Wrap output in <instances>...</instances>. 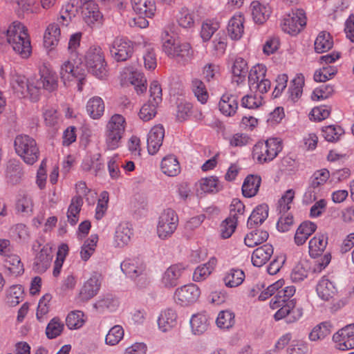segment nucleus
Returning <instances> with one entry per match:
<instances>
[{
  "instance_id": "49530a36",
  "label": "nucleus",
  "mask_w": 354,
  "mask_h": 354,
  "mask_svg": "<svg viewBox=\"0 0 354 354\" xmlns=\"http://www.w3.org/2000/svg\"><path fill=\"white\" fill-rule=\"evenodd\" d=\"M268 206L266 204H261L257 206L248 220V225L252 227L255 225L263 223L268 216Z\"/></svg>"
},
{
  "instance_id": "de8ad7c7",
  "label": "nucleus",
  "mask_w": 354,
  "mask_h": 354,
  "mask_svg": "<svg viewBox=\"0 0 354 354\" xmlns=\"http://www.w3.org/2000/svg\"><path fill=\"white\" fill-rule=\"evenodd\" d=\"M87 320L86 315L81 310H73L69 313L66 318V324L70 330L82 328Z\"/></svg>"
},
{
  "instance_id": "aec40b11",
  "label": "nucleus",
  "mask_w": 354,
  "mask_h": 354,
  "mask_svg": "<svg viewBox=\"0 0 354 354\" xmlns=\"http://www.w3.org/2000/svg\"><path fill=\"white\" fill-rule=\"evenodd\" d=\"M120 268L126 276L133 279L145 276L146 272V265L139 258L124 260L122 262Z\"/></svg>"
},
{
  "instance_id": "a19ab883",
  "label": "nucleus",
  "mask_w": 354,
  "mask_h": 354,
  "mask_svg": "<svg viewBox=\"0 0 354 354\" xmlns=\"http://www.w3.org/2000/svg\"><path fill=\"white\" fill-rule=\"evenodd\" d=\"M198 188L204 193H216L222 190L223 184L218 177L211 176L201 178L198 181Z\"/></svg>"
},
{
  "instance_id": "b1692460",
  "label": "nucleus",
  "mask_w": 354,
  "mask_h": 354,
  "mask_svg": "<svg viewBox=\"0 0 354 354\" xmlns=\"http://www.w3.org/2000/svg\"><path fill=\"white\" fill-rule=\"evenodd\" d=\"M165 136V129L162 125L153 126L147 136V150L149 154L154 155L160 149L162 145Z\"/></svg>"
},
{
  "instance_id": "58836bf2",
  "label": "nucleus",
  "mask_w": 354,
  "mask_h": 354,
  "mask_svg": "<svg viewBox=\"0 0 354 354\" xmlns=\"http://www.w3.org/2000/svg\"><path fill=\"white\" fill-rule=\"evenodd\" d=\"M327 244L328 237L326 234H316L308 243L310 256L313 258L320 256L325 250Z\"/></svg>"
},
{
  "instance_id": "1a4fd4ad",
  "label": "nucleus",
  "mask_w": 354,
  "mask_h": 354,
  "mask_svg": "<svg viewBox=\"0 0 354 354\" xmlns=\"http://www.w3.org/2000/svg\"><path fill=\"white\" fill-rule=\"evenodd\" d=\"M178 216L176 212L167 208L160 214L156 225V233L159 239L166 240L170 238L177 229Z\"/></svg>"
},
{
  "instance_id": "0e129e2a",
  "label": "nucleus",
  "mask_w": 354,
  "mask_h": 354,
  "mask_svg": "<svg viewBox=\"0 0 354 354\" xmlns=\"http://www.w3.org/2000/svg\"><path fill=\"white\" fill-rule=\"evenodd\" d=\"M192 88L197 100L201 104H205L209 95L204 83L201 80L194 78L192 81Z\"/></svg>"
},
{
  "instance_id": "5fc2aeb1",
  "label": "nucleus",
  "mask_w": 354,
  "mask_h": 354,
  "mask_svg": "<svg viewBox=\"0 0 354 354\" xmlns=\"http://www.w3.org/2000/svg\"><path fill=\"white\" fill-rule=\"evenodd\" d=\"M227 38L224 32H217L211 44L212 53L218 57L223 55L227 45Z\"/></svg>"
},
{
  "instance_id": "ddd939ff",
  "label": "nucleus",
  "mask_w": 354,
  "mask_h": 354,
  "mask_svg": "<svg viewBox=\"0 0 354 354\" xmlns=\"http://www.w3.org/2000/svg\"><path fill=\"white\" fill-rule=\"evenodd\" d=\"M306 24L305 12L302 9H296L284 16L281 23V27L283 32L295 35L302 30Z\"/></svg>"
},
{
  "instance_id": "79ce46f5",
  "label": "nucleus",
  "mask_w": 354,
  "mask_h": 354,
  "mask_svg": "<svg viewBox=\"0 0 354 354\" xmlns=\"http://www.w3.org/2000/svg\"><path fill=\"white\" fill-rule=\"evenodd\" d=\"M230 70L234 78H237L235 81L239 84L245 80L248 72V63L243 57H236L232 59Z\"/></svg>"
},
{
  "instance_id": "3c124183",
  "label": "nucleus",
  "mask_w": 354,
  "mask_h": 354,
  "mask_svg": "<svg viewBox=\"0 0 354 354\" xmlns=\"http://www.w3.org/2000/svg\"><path fill=\"white\" fill-rule=\"evenodd\" d=\"M124 330L120 325L111 327L105 336V344L109 346L118 345L124 338Z\"/></svg>"
},
{
  "instance_id": "8fccbe9b",
  "label": "nucleus",
  "mask_w": 354,
  "mask_h": 354,
  "mask_svg": "<svg viewBox=\"0 0 354 354\" xmlns=\"http://www.w3.org/2000/svg\"><path fill=\"white\" fill-rule=\"evenodd\" d=\"M268 236L269 234L266 230H254L245 235L244 243L248 247L253 248L266 241Z\"/></svg>"
},
{
  "instance_id": "69168bd1",
  "label": "nucleus",
  "mask_w": 354,
  "mask_h": 354,
  "mask_svg": "<svg viewBox=\"0 0 354 354\" xmlns=\"http://www.w3.org/2000/svg\"><path fill=\"white\" fill-rule=\"evenodd\" d=\"M64 325L58 317L53 318L48 324L46 328V334L48 339H54L59 336L63 330Z\"/></svg>"
},
{
  "instance_id": "c756f323",
  "label": "nucleus",
  "mask_w": 354,
  "mask_h": 354,
  "mask_svg": "<svg viewBox=\"0 0 354 354\" xmlns=\"http://www.w3.org/2000/svg\"><path fill=\"white\" fill-rule=\"evenodd\" d=\"M274 249L272 245L265 244L255 249L252 254V263L256 267H261L270 259Z\"/></svg>"
},
{
  "instance_id": "680f3d73",
  "label": "nucleus",
  "mask_w": 354,
  "mask_h": 354,
  "mask_svg": "<svg viewBox=\"0 0 354 354\" xmlns=\"http://www.w3.org/2000/svg\"><path fill=\"white\" fill-rule=\"evenodd\" d=\"M216 325L222 329H229L232 327L235 323L234 314L228 310L221 311L216 320Z\"/></svg>"
},
{
  "instance_id": "72a5a7b5",
  "label": "nucleus",
  "mask_w": 354,
  "mask_h": 354,
  "mask_svg": "<svg viewBox=\"0 0 354 354\" xmlns=\"http://www.w3.org/2000/svg\"><path fill=\"white\" fill-rule=\"evenodd\" d=\"M80 7L81 8V5L79 4L78 0H70L62 6L60 17L57 19L58 23L62 26H68L73 17L75 16Z\"/></svg>"
},
{
  "instance_id": "7ed1b4c3",
  "label": "nucleus",
  "mask_w": 354,
  "mask_h": 354,
  "mask_svg": "<svg viewBox=\"0 0 354 354\" xmlns=\"http://www.w3.org/2000/svg\"><path fill=\"white\" fill-rule=\"evenodd\" d=\"M162 49L169 57L183 64L189 63L194 57V50L190 44L182 42L168 31H165L162 35Z\"/></svg>"
},
{
  "instance_id": "6ab92c4d",
  "label": "nucleus",
  "mask_w": 354,
  "mask_h": 354,
  "mask_svg": "<svg viewBox=\"0 0 354 354\" xmlns=\"http://www.w3.org/2000/svg\"><path fill=\"white\" fill-rule=\"evenodd\" d=\"M157 324L158 329L164 333L171 332L178 326V315L176 310L172 308H167L160 311Z\"/></svg>"
},
{
  "instance_id": "f3484780",
  "label": "nucleus",
  "mask_w": 354,
  "mask_h": 354,
  "mask_svg": "<svg viewBox=\"0 0 354 354\" xmlns=\"http://www.w3.org/2000/svg\"><path fill=\"white\" fill-rule=\"evenodd\" d=\"M81 10L82 19L88 26L96 28L102 25L104 17L96 3H83Z\"/></svg>"
},
{
  "instance_id": "4d7b16f0",
  "label": "nucleus",
  "mask_w": 354,
  "mask_h": 354,
  "mask_svg": "<svg viewBox=\"0 0 354 354\" xmlns=\"http://www.w3.org/2000/svg\"><path fill=\"white\" fill-rule=\"evenodd\" d=\"M98 241V236L96 234H91L88 239H86L80 250L81 259L86 261H88L95 250V248Z\"/></svg>"
},
{
  "instance_id": "e433bc0d",
  "label": "nucleus",
  "mask_w": 354,
  "mask_h": 354,
  "mask_svg": "<svg viewBox=\"0 0 354 354\" xmlns=\"http://www.w3.org/2000/svg\"><path fill=\"white\" fill-rule=\"evenodd\" d=\"M191 330L195 335H201L207 330L209 322L204 313H198L192 315L189 320Z\"/></svg>"
},
{
  "instance_id": "39448f33",
  "label": "nucleus",
  "mask_w": 354,
  "mask_h": 354,
  "mask_svg": "<svg viewBox=\"0 0 354 354\" xmlns=\"http://www.w3.org/2000/svg\"><path fill=\"white\" fill-rule=\"evenodd\" d=\"M16 153L27 164L32 165L39 157V150L35 140L28 135H19L15 139Z\"/></svg>"
},
{
  "instance_id": "37998d69",
  "label": "nucleus",
  "mask_w": 354,
  "mask_h": 354,
  "mask_svg": "<svg viewBox=\"0 0 354 354\" xmlns=\"http://www.w3.org/2000/svg\"><path fill=\"white\" fill-rule=\"evenodd\" d=\"M83 205V199L80 196L72 198L67 211V218L71 225H75L79 221L80 213Z\"/></svg>"
},
{
  "instance_id": "412c9836",
  "label": "nucleus",
  "mask_w": 354,
  "mask_h": 354,
  "mask_svg": "<svg viewBox=\"0 0 354 354\" xmlns=\"http://www.w3.org/2000/svg\"><path fill=\"white\" fill-rule=\"evenodd\" d=\"M60 24L53 22L48 25L43 36V45L48 51H52L57 46L61 38Z\"/></svg>"
},
{
  "instance_id": "6e6552de",
  "label": "nucleus",
  "mask_w": 354,
  "mask_h": 354,
  "mask_svg": "<svg viewBox=\"0 0 354 354\" xmlns=\"http://www.w3.org/2000/svg\"><path fill=\"white\" fill-rule=\"evenodd\" d=\"M84 62L88 71L99 79L106 75V64L102 49L99 46H91L85 53Z\"/></svg>"
},
{
  "instance_id": "bb28decb",
  "label": "nucleus",
  "mask_w": 354,
  "mask_h": 354,
  "mask_svg": "<svg viewBox=\"0 0 354 354\" xmlns=\"http://www.w3.org/2000/svg\"><path fill=\"white\" fill-rule=\"evenodd\" d=\"M6 273L11 277H18L24 274V266L19 255L12 253L3 260Z\"/></svg>"
},
{
  "instance_id": "2eb2a0df",
  "label": "nucleus",
  "mask_w": 354,
  "mask_h": 354,
  "mask_svg": "<svg viewBox=\"0 0 354 354\" xmlns=\"http://www.w3.org/2000/svg\"><path fill=\"white\" fill-rule=\"evenodd\" d=\"M134 46L133 41L127 37H116L110 46L111 57L117 62H124L133 55Z\"/></svg>"
},
{
  "instance_id": "9d476101",
  "label": "nucleus",
  "mask_w": 354,
  "mask_h": 354,
  "mask_svg": "<svg viewBox=\"0 0 354 354\" xmlns=\"http://www.w3.org/2000/svg\"><path fill=\"white\" fill-rule=\"evenodd\" d=\"M267 68L262 64L252 66L249 72L248 84L251 91H258L263 94L271 86L270 81L266 77Z\"/></svg>"
},
{
  "instance_id": "f704fd0d",
  "label": "nucleus",
  "mask_w": 354,
  "mask_h": 354,
  "mask_svg": "<svg viewBox=\"0 0 354 354\" xmlns=\"http://www.w3.org/2000/svg\"><path fill=\"white\" fill-rule=\"evenodd\" d=\"M88 115L93 120L102 118L105 111V104L102 98L99 96L91 97L86 105Z\"/></svg>"
},
{
  "instance_id": "f257e3e1",
  "label": "nucleus",
  "mask_w": 354,
  "mask_h": 354,
  "mask_svg": "<svg viewBox=\"0 0 354 354\" xmlns=\"http://www.w3.org/2000/svg\"><path fill=\"white\" fill-rule=\"evenodd\" d=\"M6 43L23 58H27L31 54L32 47L28 29L20 21H13L6 29L0 30V44Z\"/></svg>"
},
{
  "instance_id": "5701e85b",
  "label": "nucleus",
  "mask_w": 354,
  "mask_h": 354,
  "mask_svg": "<svg viewBox=\"0 0 354 354\" xmlns=\"http://www.w3.org/2000/svg\"><path fill=\"white\" fill-rule=\"evenodd\" d=\"M186 267L182 263L170 266L162 274L161 283L164 287L171 288L178 283V280L185 272Z\"/></svg>"
},
{
  "instance_id": "20e7f679",
  "label": "nucleus",
  "mask_w": 354,
  "mask_h": 354,
  "mask_svg": "<svg viewBox=\"0 0 354 354\" xmlns=\"http://www.w3.org/2000/svg\"><path fill=\"white\" fill-rule=\"evenodd\" d=\"M283 149L280 138H270L266 141L257 142L252 149V158L258 163L273 160Z\"/></svg>"
},
{
  "instance_id": "f03ea898",
  "label": "nucleus",
  "mask_w": 354,
  "mask_h": 354,
  "mask_svg": "<svg viewBox=\"0 0 354 354\" xmlns=\"http://www.w3.org/2000/svg\"><path fill=\"white\" fill-rule=\"evenodd\" d=\"M293 286L283 287L277 290V294L270 301V307L277 311L274 315L275 320H280L287 317L288 322L298 320L302 316V311L295 308V303L290 299L295 293Z\"/></svg>"
},
{
  "instance_id": "774afa93",
  "label": "nucleus",
  "mask_w": 354,
  "mask_h": 354,
  "mask_svg": "<svg viewBox=\"0 0 354 354\" xmlns=\"http://www.w3.org/2000/svg\"><path fill=\"white\" fill-rule=\"evenodd\" d=\"M261 93L248 94L241 99V106L249 109H257L263 104V98Z\"/></svg>"
},
{
  "instance_id": "473e14b6",
  "label": "nucleus",
  "mask_w": 354,
  "mask_h": 354,
  "mask_svg": "<svg viewBox=\"0 0 354 354\" xmlns=\"http://www.w3.org/2000/svg\"><path fill=\"white\" fill-rule=\"evenodd\" d=\"M133 10L143 17L151 18L156 11L154 0H131Z\"/></svg>"
},
{
  "instance_id": "dca6fc26",
  "label": "nucleus",
  "mask_w": 354,
  "mask_h": 354,
  "mask_svg": "<svg viewBox=\"0 0 354 354\" xmlns=\"http://www.w3.org/2000/svg\"><path fill=\"white\" fill-rule=\"evenodd\" d=\"M102 276L99 273H93L84 282L76 297L77 302L85 303L95 297L101 288Z\"/></svg>"
},
{
  "instance_id": "864d4df0",
  "label": "nucleus",
  "mask_w": 354,
  "mask_h": 354,
  "mask_svg": "<svg viewBox=\"0 0 354 354\" xmlns=\"http://www.w3.org/2000/svg\"><path fill=\"white\" fill-rule=\"evenodd\" d=\"M104 136L106 149L115 150L121 146L124 135L105 129Z\"/></svg>"
},
{
  "instance_id": "9b49d317",
  "label": "nucleus",
  "mask_w": 354,
  "mask_h": 354,
  "mask_svg": "<svg viewBox=\"0 0 354 354\" xmlns=\"http://www.w3.org/2000/svg\"><path fill=\"white\" fill-rule=\"evenodd\" d=\"M120 82L124 86L133 85L138 94L147 90V80L144 74L133 66L123 68L120 73Z\"/></svg>"
},
{
  "instance_id": "a878e982",
  "label": "nucleus",
  "mask_w": 354,
  "mask_h": 354,
  "mask_svg": "<svg viewBox=\"0 0 354 354\" xmlns=\"http://www.w3.org/2000/svg\"><path fill=\"white\" fill-rule=\"evenodd\" d=\"M250 10L254 21L262 24L270 17L272 10L268 3L259 1H253L250 4Z\"/></svg>"
},
{
  "instance_id": "ea45409f",
  "label": "nucleus",
  "mask_w": 354,
  "mask_h": 354,
  "mask_svg": "<svg viewBox=\"0 0 354 354\" xmlns=\"http://www.w3.org/2000/svg\"><path fill=\"white\" fill-rule=\"evenodd\" d=\"M245 277V273L242 270L231 268L225 273L223 280L226 287L236 288L243 283Z\"/></svg>"
},
{
  "instance_id": "4c0bfd02",
  "label": "nucleus",
  "mask_w": 354,
  "mask_h": 354,
  "mask_svg": "<svg viewBox=\"0 0 354 354\" xmlns=\"http://www.w3.org/2000/svg\"><path fill=\"white\" fill-rule=\"evenodd\" d=\"M160 169L164 174L174 177L180 174V166L174 155H168L162 158L160 163Z\"/></svg>"
},
{
  "instance_id": "7c9ffc66",
  "label": "nucleus",
  "mask_w": 354,
  "mask_h": 354,
  "mask_svg": "<svg viewBox=\"0 0 354 354\" xmlns=\"http://www.w3.org/2000/svg\"><path fill=\"white\" fill-rule=\"evenodd\" d=\"M316 229V224L311 221L301 223L295 232V243L298 246L304 245L309 236L315 232Z\"/></svg>"
},
{
  "instance_id": "c85d7f7f",
  "label": "nucleus",
  "mask_w": 354,
  "mask_h": 354,
  "mask_svg": "<svg viewBox=\"0 0 354 354\" xmlns=\"http://www.w3.org/2000/svg\"><path fill=\"white\" fill-rule=\"evenodd\" d=\"M316 291L322 299L328 301L335 295L337 288L333 281L328 277L324 276L319 280Z\"/></svg>"
},
{
  "instance_id": "052dcab7",
  "label": "nucleus",
  "mask_w": 354,
  "mask_h": 354,
  "mask_svg": "<svg viewBox=\"0 0 354 354\" xmlns=\"http://www.w3.org/2000/svg\"><path fill=\"white\" fill-rule=\"evenodd\" d=\"M158 104V103L152 102L151 100H149L141 106L138 113L139 118L144 122H148L154 118L157 114Z\"/></svg>"
},
{
  "instance_id": "6e6d98bb",
  "label": "nucleus",
  "mask_w": 354,
  "mask_h": 354,
  "mask_svg": "<svg viewBox=\"0 0 354 354\" xmlns=\"http://www.w3.org/2000/svg\"><path fill=\"white\" fill-rule=\"evenodd\" d=\"M309 268V263L307 261H301L296 264L290 274V278L292 282L299 283L306 279L308 274Z\"/></svg>"
},
{
  "instance_id": "09e8293b",
  "label": "nucleus",
  "mask_w": 354,
  "mask_h": 354,
  "mask_svg": "<svg viewBox=\"0 0 354 354\" xmlns=\"http://www.w3.org/2000/svg\"><path fill=\"white\" fill-rule=\"evenodd\" d=\"M127 125L124 116L115 113L107 121L105 129L125 135Z\"/></svg>"
},
{
  "instance_id": "e2e57ef3",
  "label": "nucleus",
  "mask_w": 354,
  "mask_h": 354,
  "mask_svg": "<svg viewBox=\"0 0 354 354\" xmlns=\"http://www.w3.org/2000/svg\"><path fill=\"white\" fill-rule=\"evenodd\" d=\"M344 133L343 129L337 125H328L322 129V136L326 140L331 142L339 140Z\"/></svg>"
},
{
  "instance_id": "423d86ee",
  "label": "nucleus",
  "mask_w": 354,
  "mask_h": 354,
  "mask_svg": "<svg viewBox=\"0 0 354 354\" xmlns=\"http://www.w3.org/2000/svg\"><path fill=\"white\" fill-rule=\"evenodd\" d=\"M59 73L65 85H69L71 82H75L77 83L78 91H82L86 73L81 63L74 59L64 60L60 65Z\"/></svg>"
},
{
  "instance_id": "338daca9",
  "label": "nucleus",
  "mask_w": 354,
  "mask_h": 354,
  "mask_svg": "<svg viewBox=\"0 0 354 354\" xmlns=\"http://www.w3.org/2000/svg\"><path fill=\"white\" fill-rule=\"evenodd\" d=\"M219 23L216 21L207 20L201 26V37L203 41H208L218 30Z\"/></svg>"
},
{
  "instance_id": "13d9d810",
  "label": "nucleus",
  "mask_w": 354,
  "mask_h": 354,
  "mask_svg": "<svg viewBox=\"0 0 354 354\" xmlns=\"http://www.w3.org/2000/svg\"><path fill=\"white\" fill-rule=\"evenodd\" d=\"M333 45V41L330 34L321 32L315 41V50L317 53H323L330 50Z\"/></svg>"
},
{
  "instance_id": "cd10ccee",
  "label": "nucleus",
  "mask_w": 354,
  "mask_h": 354,
  "mask_svg": "<svg viewBox=\"0 0 354 354\" xmlns=\"http://www.w3.org/2000/svg\"><path fill=\"white\" fill-rule=\"evenodd\" d=\"M220 112L226 117L234 116L238 109L236 97L230 93H224L218 104Z\"/></svg>"
},
{
  "instance_id": "2f4dec72",
  "label": "nucleus",
  "mask_w": 354,
  "mask_h": 354,
  "mask_svg": "<svg viewBox=\"0 0 354 354\" xmlns=\"http://www.w3.org/2000/svg\"><path fill=\"white\" fill-rule=\"evenodd\" d=\"M244 17L239 12L235 14L229 21L227 31L232 39L239 40L244 32Z\"/></svg>"
},
{
  "instance_id": "f8f14e48",
  "label": "nucleus",
  "mask_w": 354,
  "mask_h": 354,
  "mask_svg": "<svg viewBox=\"0 0 354 354\" xmlns=\"http://www.w3.org/2000/svg\"><path fill=\"white\" fill-rule=\"evenodd\" d=\"M201 292L199 287L192 283L181 286L175 290L174 299L183 307L194 304L200 298Z\"/></svg>"
},
{
  "instance_id": "603ef678",
  "label": "nucleus",
  "mask_w": 354,
  "mask_h": 354,
  "mask_svg": "<svg viewBox=\"0 0 354 354\" xmlns=\"http://www.w3.org/2000/svg\"><path fill=\"white\" fill-rule=\"evenodd\" d=\"M304 85V76L298 73L290 82L288 88L290 97L292 101H297L302 95L303 86Z\"/></svg>"
},
{
  "instance_id": "c03bdc74",
  "label": "nucleus",
  "mask_w": 354,
  "mask_h": 354,
  "mask_svg": "<svg viewBox=\"0 0 354 354\" xmlns=\"http://www.w3.org/2000/svg\"><path fill=\"white\" fill-rule=\"evenodd\" d=\"M118 299L111 295H103L94 304V307L100 312L115 311L119 306Z\"/></svg>"
},
{
  "instance_id": "393cba45",
  "label": "nucleus",
  "mask_w": 354,
  "mask_h": 354,
  "mask_svg": "<svg viewBox=\"0 0 354 354\" xmlns=\"http://www.w3.org/2000/svg\"><path fill=\"white\" fill-rule=\"evenodd\" d=\"M53 257L52 248L48 244L44 245L35 255L33 269L39 273L46 272L51 264Z\"/></svg>"
},
{
  "instance_id": "a211bd4d",
  "label": "nucleus",
  "mask_w": 354,
  "mask_h": 354,
  "mask_svg": "<svg viewBox=\"0 0 354 354\" xmlns=\"http://www.w3.org/2000/svg\"><path fill=\"white\" fill-rule=\"evenodd\" d=\"M333 340L339 350L354 348V324H348L339 330L333 335Z\"/></svg>"
},
{
  "instance_id": "a18cd8bd",
  "label": "nucleus",
  "mask_w": 354,
  "mask_h": 354,
  "mask_svg": "<svg viewBox=\"0 0 354 354\" xmlns=\"http://www.w3.org/2000/svg\"><path fill=\"white\" fill-rule=\"evenodd\" d=\"M216 263V259L212 258L207 263L198 266L194 271L193 281L200 282L205 280L214 270Z\"/></svg>"
},
{
  "instance_id": "0eeeda50",
  "label": "nucleus",
  "mask_w": 354,
  "mask_h": 354,
  "mask_svg": "<svg viewBox=\"0 0 354 354\" xmlns=\"http://www.w3.org/2000/svg\"><path fill=\"white\" fill-rule=\"evenodd\" d=\"M39 75V78L32 77V85L35 86L32 88V96L34 98H37V100L40 98L42 88L48 91H53L57 88L58 85L56 73L46 65L44 64L40 66Z\"/></svg>"
},
{
  "instance_id": "bf43d9fd",
  "label": "nucleus",
  "mask_w": 354,
  "mask_h": 354,
  "mask_svg": "<svg viewBox=\"0 0 354 354\" xmlns=\"http://www.w3.org/2000/svg\"><path fill=\"white\" fill-rule=\"evenodd\" d=\"M178 25L183 28H191L195 24V16L193 11L183 8L176 15Z\"/></svg>"
},
{
  "instance_id": "c9c22d12",
  "label": "nucleus",
  "mask_w": 354,
  "mask_h": 354,
  "mask_svg": "<svg viewBox=\"0 0 354 354\" xmlns=\"http://www.w3.org/2000/svg\"><path fill=\"white\" fill-rule=\"evenodd\" d=\"M261 183V178L258 175H248L242 185V194L246 198H252L257 195Z\"/></svg>"
},
{
  "instance_id": "4be33fe9",
  "label": "nucleus",
  "mask_w": 354,
  "mask_h": 354,
  "mask_svg": "<svg viewBox=\"0 0 354 354\" xmlns=\"http://www.w3.org/2000/svg\"><path fill=\"white\" fill-rule=\"evenodd\" d=\"M133 236V230L128 223H121L115 228L113 238V246L123 249L129 245Z\"/></svg>"
},
{
  "instance_id": "4468645a",
  "label": "nucleus",
  "mask_w": 354,
  "mask_h": 354,
  "mask_svg": "<svg viewBox=\"0 0 354 354\" xmlns=\"http://www.w3.org/2000/svg\"><path fill=\"white\" fill-rule=\"evenodd\" d=\"M32 77L27 79L25 76L15 73L10 79V87L13 93L19 98L28 99L31 102H37V98L32 96V88H35L32 84Z\"/></svg>"
}]
</instances>
